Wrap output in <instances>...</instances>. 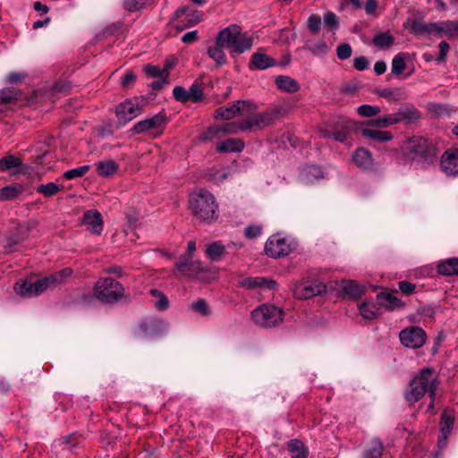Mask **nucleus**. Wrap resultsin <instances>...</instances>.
Returning a JSON list of instances; mask_svg holds the SVG:
<instances>
[{
    "mask_svg": "<svg viewBox=\"0 0 458 458\" xmlns=\"http://www.w3.org/2000/svg\"><path fill=\"white\" fill-rule=\"evenodd\" d=\"M401 153L406 161L422 165L433 164L437 156L434 144L422 136L408 138L401 146Z\"/></svg>",
    "mask_w": 458,
    "mask_h": 458,
    "instance_id": "f257e3e1",
    "label": "nucleus"
},
{
    "mask_svg": "<svg viewBox=\"0 0 458 458\" xmlns=\"http://www.w3.org/2000/svg\"><path fill=\"white\" fill-rule=\"evenodd\" d=\"M189 209L200 223L211 224L218 219V204L215 196L206 189H199L189 196Z\"/></svg>",
    "mask_w": 458,
    "mask_h": 458,
    "instance_id": "f03ea898",
    "label": "nucleus"
},
{
    "mask_svg": "<svg viewBox=\"0 0 458 458\" xmlns=\"http://www.w3.org/2000/svg\"><path fill=\"white\" fill-rule=\"evenodd\" d=\"M437 375L432 368L422 369L407 385L403 396L410 404L419 402L426 394L436 398Z\"/></svg>",
    "mask_w": 458,
    "mask_h": 458,
    "instance_id": "7ed1b4c3",
    "label": "nucleus"
},
{
    "mask_svg": "<svg viewBox=\"0 0 458 458\" xmlns=\"http://www.w3.org/2000/svg\"><path fill=\"white\" fill-rule=\"evenodd\" d=\"M216 40L229 50L232 57H235L250 50L254 38L248 32L242 33L240 26L231 24L217 33Z\"/></svg>",
    "mask_w": 458,
    "mask_h": 458,
    "instance_id": "20e7f679",
    "label": "nucleus"
},
{
    "mask_svg": "<svg viewBox=\"0 0 458 458\" xmlns=\"http://www.w3.org/2000/svg\"><path fill=\"white\" fill-rule=\"evenodd\" d=\"M72 275V269L65 267L48 276L38 279L35 282L23 281L16 283L15 292L23 297L38 296L48 289H54L64 283Z\"/></svg>",
    "mask_w": 458,
    "mask_h": 458,
    "instance_id": "39448f33",
    "label": "nucleus"
},
{
    "mask_svg": "<svg viewBox=\"0 0 458 458\" xmlns=\"http://www.w3.org/2000/svg\"><path fill=\"white\" fill-rule=\"evenodd\" d=\"M93 291L95 297L102 303H114L124 296V287L112 277L100 278Z\"/></svg>",
    "mask_w": 458,
    "mask_h": 458,
    "instance_id": "423d86ee",
    "label": "nucleus"
},
{
    "mask_svg": "<svg viewBox=\"0 0 458 458\" xmlns=\"http://www.w3.org/2000/svg\"><path fill=\"white\" fill-rule=\"evenodd\" d=\"M255 324L263 327H272L282 322L284 310L274 305L263 304L251 311Z\"/></svg>",
    "mask_w": 458,
    "mask_h": 458,
    "instance_id": "0eeeda50",
    "label": "nucleus"
},
{
    "mask_svg": "<svg viewBox=\"0 0 458 458\" xmlns=\"http://www.w3.org/2000/svg\"><path fill=\"white\" fill-rule=\"evenodd\" d=\"M257 110V106L250 100H237L232 105L219 107L215 112L216 119L231 120L235 116H246Z\"/></svg>",
    "mask_w": 458,
    "mask_h": 458,
    "instance_id": "6e6552de",
    "label": "nucleus"
},
{
    "mask_svg": "<svg viewBox=\"0 0 458 458\" xmlns=\"http://www.w3.org/2000/svg\"><path fill=\"white\" fill-rule=\"evenodd\" d=\"M281 114L282 108L279 106H275L259 114H255L254 111L251 114L246 115L247 118L243 120V129L251 131L253 128L262 129L267 127L278 119Z\"/></svg>",
    "mask_w": 458,
    "mask_h": 458,
    "instance_id": "1a4fd4ad",
    "label": "nucleus"
},
{
    "mask_svg": "<svg viewBox=\"0 0 458 458\" xmlns=\"http://www.w3.org/2000/svg\"><path fill=\"white\" fill-rule=\"evenodd\" d=\"M294 249L293 242L280 234L270 236L265 244L266 254L273 259L289 255Z\"/></svg>",
    "mask_w": 458,
    "mask_h": 458,
    "instance_id": "9d476101",
    "label": "nucleus"
},
{
    "mask_svg": "<svg viewBox=\"0 0 458 458\" xmlns=\"http://www.w3.org/2000/svg\"><path fill=\"white\" fill-rule=\"evenodd\" d=\"M399 338L403 346L418 349L425 344L427 334L421 327L411 326L401 330Z\"/></svg>",
    "mask_w": 458,
    "mask_h": 458,
    "instance_id": "9b49d317",
    "label": "nucleus"
},
{
    "mask_svg": "<svg viewBox=\"0 0 458 458\" xmlns=\"http://www.w3.org/2000/svg\"><path fill=\"white\" fill-rule=\"evenodd\" d=\"M207 272V268L200 261H193L191 259H184L177 262L174 266V274L180 275L189 278L202 279V275Z\"/></svg>",
    "mask_w": 458,
    "mask_h": 458,
    "instance_id": "f8f14e48",
    "label": "nucleus"
},
{
    "mask_svg": "<svg viewBox=\"0 0 458 458\" xmlns=\"http://www.w3.org/2000/svg\"><path fill=\"white\" fill-rule=\"evenodd\" d=\"M201 13L198 10L183 6L176 10L173 22L177 30H184L194 26L201 21Z\"/></svg>",
    "mask_w": 458,
    "mask_h": 458,
    "instance_id": "ddd939ff",
    "label": "nucleus"
},
{
    "mask_svg": "<svg viewBox=\"0 0 458 458\" xmlns=\"http://www.w3.org/2000/svg\"><path fill=\"white\" fill-rule=\"evenodd\" d=\"M441 171L448 177L458 176V148L445 150L440 158Z\"/></svg>",
    "mask_w": 458,
    "mask_h": 458,
    "instance_id": "4468645a",
    "label": "nucleus"
},
{
    "mask_svg": "<svg viewBox=\"0 0 458 458\" xmlns=\"http://www.w3.org/2000/svg\"><path fill=\"white\" fill-rule=\"evenodd\" d=\"M396 124L403 123L404 124H411L422 118L421 112L412 104L405 103L402 105L397 112L394 113Z\"/></svg>",
    "mask_w": 458,
    "mask_h": 458,
    "instance_id": "2eb2a0df",
    "label": "nucleus"
},
{
    "mask_svg": "<svg viewBox=\"0 0 458 458\" xmlns=\"http://www.w3.org/2000/svg\"><path fill=\"white\" fill-rule=\"evenodd\" d=\"M141 113V107L132 100H125L120 103L115 109V114L120 121L124 123L131 121Z\"/></svg>",
    "mask_w": 458,
    "mask_h": 458,
    "instance_id": "dca6fc26",
    "label": "nucleus"
},
{
    "mask_svg": "<svg viewBox=\"0 0 458 458\" xmlns=\"http://www.w3.org/2000/svg\"><path fill=\"white\" fill-rule=\"evenodd\" d=\"M235 248V249H241L242 247V243L239 242H231L227 248ZM226 254V246H225L222 242L216 241L211 243H209L206 250H205V255L206 257L210 259L213 262H217L221 260V259Z\"/></svg>",
    "mask_w": 458,
    "mask_h": 458,
    "instance_id": "f3484780",
    "label": "nucleus"
},
{
    "mask_svg": "<svg viewBox=\"0 0 458 458\" xmlns=\"http://www.w3.org/2000/svg\"><path fill=\"white\" fill-rule=\"evenodd\" d=\"M165 123V114L164 113H158L150 118L144 119L138 122L132 128L133 133L139 134L145 132L151 129H158L164 126Z\"/></svg>",
    "mask_w": 458,
    "mask_h": 458,
    "instance_id": "a211bd4d",
    "label": "nucleus"
},
{
    "mask_svg": "<svg viewBox=\"0 0 458 458\" xmlns=\"http://www.w3.org/2000/svg\"><path fill=\"white\" fill-rule=\"evenodd\" d=\"M83 225H85L91 233L100 235L103 231V217L99 211L97 209L87 210L83 214L82 219Z\"/></svg>",
    "mask_w": 458,
    "mask_h": 458,
    "instance_id": "6ab92c4d",
    "label": "nucleus"
},
{
    "mask_svg": "<svg viewBox=\"0 0 458 458\" xmlns=\"http://www.w3.org/2000/svg\"><path fill=\"white\" fill-rule=\"evenodd\" d=\"M165 329V324L157 318H149L141 322L138 335L142 337H152L161 334Z\"/></svg>",
    "mask_w": 458,
    "mask_h": 458,
    "instance_id": "aec40b11",
    "label": "nucleus"
},
{
    "mask_svg": "<svg viewBox=\"0 0 458 458\" xmlns=\"http://www.w3.org/2000/svg\"><path fill=\"white\" fill-rule=\"evenodd\" d=\"M326 288L322 283L298 284L294 288V295L299 299H310L322 293Z\"/></svg>",
    "mask_w": 458,
    "mask_h": 458,
    "instance_id": "412c9836",
    "label": "nucleus"
},
{
    "mask_svg": "<svg viewBox=\"0 0 458 458\" xmlns=\"http://www.w3.org/2000/svg\"><path fill=\"white\" fill-rule=\"evenodd\" d=\"M276 65V62L273 57L262 52H255L250 57L249 69L250 71L266 70Z\"/></svg>",
    "mask_w": 458,
    "mask_h": 458,
    "instance_id": "4be33fe9",
    "label": "nucleus"
},
{
    "mask_svg": "<svg viewBox=\"0 0 458 458\" xmlns=\"http://www.w3.org/2000/svg\"><path fill=\"white\" fill-rule=\"evenodd\" d=\"M377 302L379 306L384 307L388 311H393L396 309H403L404 307V302L390 292H381L377 293Z\"/></svg>",
    "mask_w": 458,
    "mask_h": 458,
    "instance_id": "5701e85b",
    "label": "nucleus"
},
{
    "mask_svg": "<svg viewBox=\"0 0 458 458\" xmlns=\"http://www.w3.org/2000/svg\"><path fill=\"white\" fill-rule=\"evenodd\" d=\"M21 92L14 88H5L0 90V113L16 105Z\"/></svg>",
    "mask_w": 458,
    "mask_h": 458,
    "instance_id": "b1692460",
    "label": "nucleus"
},
{
    "mask_svg": "<svg viewBox=\"0 0 458 458\" xmlns=\"http://www.w3.org/2000/svg\"><path fill=\"white\" fill-rule=\"evenodd\" d=\"M241 286L246 289L255 288H266L274 289L276 288V283L273 280H267L264 277H246L241 281Z\"/></svg>",
    "mask_w": 458,
    "mask_h": 458,
    "instance_id": "393cba45",
    "label": "nucleus"
},
{
    "mask_svg": "<svg viewBox=\"0 0 458 458\" xmlns=\"http://www.w3.org/2000/svg\"><path fill=\"white\" fill-rule=\"evenodd\" d=\"M241 286L246 289L255 288H266L274 289L276 288V283L273 280H267L264 277H246L241 281Z\"/></svg>",
    "mask_w": 458,
    "mask_h": 458,
    "instance_id": "a878e982",
    "label": "nucleus"
},
{
    "mask_svg": "<svg viewBox=\"0 0 458 458\" xmlns=\"http://www.w3.org/2000/svg\"><path fill=\"white\" fill-rule=\"evenodd\" d=\"M352 160L361 169L368 170L373 167L372 155L366 148H357L352 155Z\"/></svg>",
    "mask_w": 458,
    "mask_h": 458,
    "instance_id": "bb28decb",
    "label": "nucleus"
},
{
    "mask_svg": "<svg viewBox=\"0 0 458 458\" xmlns=\"http://www.w3.org/2000/svg\"><path fill=\"white\" fill-rule=\"evenodd\" d=\"M454 424V418L452 414L445 411L440 419V432L442 434V438L438 439L439 446H443L445 445L446 440L449 435L452 432Z\"/></svg>",
    "mask_w": 458,
    "mask_h": 458,
    "instance_id": "cd10ccee",
    "label": "nucleus"
},
{
    "mask_svg": "<svg viewBox=\"0 0 458 458\" xmlns=\"http://www.w3.org/2000/svg\"><path fill=\"white\" fill-rule=\"evenodd\" d=\"M360 133L367 140H371L379 143L386 142L393 139V134L390 131L373 128H363L361 129Z\"/></svg>",
    "mask_w": 458,
    "mask_h": 458,
    "instance_id": "c85d7f7f",
    "label": "nucleus"
},
{
    "mask_svg": "<svg viewBox=\"0 0 458 458\" xmlns=\"http://www.w3.org/2000/svg\"><path fill=\"white\" fill-rule=\"evenodd\" d=\"M275 83L278 89L287 93H296L300 90V83L286 75H279L276 78Z\"/></svg>",
    "mask_w": 458,
    "mask_h": 458,
    "instance_id": "c756f323",
    "label": "nucleus"
},
{
    "mask_svg": "<svg viewBox=\"0 0 458 458\" xmlns=\"http://www.w3.org/2000/svg\"><path fill=\"white\" fill-rule=\"evenodd\" d=\"M287 451L292 458H308L309 450L305 444L300 439H291L286 444Z\"/></svg>",
    "mask_w": 458,
    "mask_h": 458,
    "instance_id": "7c9ffc66",
    "label": "nucleus"
},
{
    "mask_svg": "<svg viewBox=\"0 0 458 458\" xmlns=\"http://www.w3.org/2000/svg\"><path fill=\"white\" fill-rule=\"evenodd\" d=\"M244 148V143L240 139H227L219 142L216 149L219 153L241 152Z\"/></svg>",
    "mask_w": 458,
    "mask_h": 458,
    "instance_id": "2f4dec72",
    "label": "nucleus"
},
{
    "mask_svg": "<svg viewBox=\"0 0 458 458\" xmlns=\"http://www.w3.org/2000/svg\"><path fill=\"white\" fill-rule=\"evenodd\" d=\"M225 47L216 43L209 46L207 49L208 55L216 63L217 66H223L227 64V57L224 51Z\"/></svg>",
    "mask_w": 458,
    "mask_h": 458,
    "instance_id": "473e14b6",
    "label": "nucleus"
},
{
    "mask_svg": "<svg viewBox=\"0 0 458 458\" xmlns=\"http://www.w3.org/2000/svg\"><path fill=\"white\" fill-rule=\"evenodd\" d=\"M437 272L445 276H458V258L440 261L437 265Z\"/></svg>",
    "mask_w": 458,
    "mask_h": 458,
    "instance_id": "72a5a7b5",
    "label": "nucleus"
},
{
    "mask_svg": "<svg viewBox=\"0 0 458 458\" xmlns=\"http://www.w3.org/2000/svg\"><path fill=\"white\" fill-rule=\"evenodd\" d=\"M323 177L324 173L321 167L316 165H306L301 171V180L307 184L313 183Z\"/></svg>",
    "mask_w": 458,
    "mask_h": 458,
    "instance_id": "f704fd0d",
    "label": "nucleus"
},
{
    "mask_svg": "<svg viewBox=\"0 0 458 458\" xmlns=\"http://www.w3.org/2000/svg\"><path fill=\"white\" fill-rule=\"evenodd\" d=\"M385 449L384 444L378 438H374L363 452L362 458H381Z\"/></svg>",
    "mask_w": 458,
    "mask_h": 458,
    "instance_id": "c9c22d12",
    "label": "nucleus"
},
{
    "mask_svg": "<svg viewBox=\"0 0 458 458\" xmlns=\"http://www.w3.org/2000/svg\"><path fill=\"white\" fill-rule=\"evenodd\" d=\"M380 98H386L389 102H400L405 98L404 91L401 88L380 89L377 90Z\"/></svg>",
    "mask_w": 458,
    "mask_h": 458,
    "instance_id": "e433bc0d",
    "label": "nucleus"
},
{
    "mask_svg": "<svg viewBox=\"0 0 458 458\" xmlns=\"http://www.w3.org/2000/svg\"><path fill=\"white\" fill-rule=\"evenodd\" d=\"M119 166L117 163L112 159L102 160L97 164V172L102 177H109L115 174Z\"/></svg>",
    "mask_w": 458,
    "mask_h": 458,
    "instance_id": "4c0bfd02",
    "label": "nucleus"
},
{
    "mask_svg": "<svg viewBox=\"0 0 458 458\" xmlns=\"http://www.w3.org/2000/svg\"><path fill=\"white\" fill-rule=\"evenodd\" d=\"M23 191V186L18 183L6 185L0 189V200H11L16 199Z\"/></svg>",
    "mask_w": 458,
    "mask_h": 458,
    "instance_id": "58836bf2",
    "label": "nucleus"
},
{
    "mask_svg": "<svg viewBox=\"0 0 458 458\" xmlns=\"http://www.w3.org/2000/svg\"><path fill=\"white\" fill-rule=\"evenodd\" d=\"M359 311L365 319H374L380 315L379 308L372 302H362L359 306Z\"/></svg>",
    "mask_w": 458,
    "mask_h": 458,
    "instance_id": "ea45409f",
    "label": "nucleus"
},
{
    "mask_svg": "<svg viewBox=\"0 0 458 458\" xmlns=\"http://www.w3.org/2000/svg\"><path fill=\"white\" fill-rule=\"evenodd\" d=\"M23 164L21 160L13 156L7 155L0 158V172H6L13 168H21Z\"/></svg>",
    "mask_w": 458,
    "mask_h": 458,
    "instance_id": "a19ab883",
    "label": "nucleus"
},
{
    "mask_svg": "<svg viewBox=\"0 0 458 458\" xmlns=\"http://www.w3.org/2000/svg\"><path fill=\"white\" fill-rule=\"evenodd\" d=\"M366 124L369 127L381 129L396 124V120L394 117V114H389L382 117L372 118L369 121H368Z\"/></svg>",
    "mask_w": 458,
    "mask_h": 458,
    "instance_id": "79ce46f5",
    "label": "nucleus"
},
{
    "mask_svg": "<svg viewBox=\"0 0 458 458\" xmlns=\"http://www.w3.org/2000/svg\"><path fill=\"white\" fill-rule=\"evenodd\" d=\"M372 42L378 47L388 48L394 45V38L389 31L379 32L373 37Z\"/></svg>",
    "mask_w": 458,
    "mask_h": 458,
    "instance_id": "37998d69",
    "label": "nucleus"
},
{
    "mask_svg": "<svg viewBox=\"0 0 458 458\" xmlns=\"http://www.w3.org/2000/svg\"><path fill=\"white\" fill-rule=\"evenodd\" d=\"M342 288L345 294L353 299H359L363 294V289L352 280L343 282Z\"/></svg>",
    "mask_w": 458,
    "mask_h": 458,
    "instance_id": "c03bdc74",
    "label": "nucleus"
},
{
    "mask_svg": "<svg viewBox=\"0 0 458 458\" xmlns=\"http://www.w3.org/2000/svg\"><path fill=\"white\" fill-rule=\"evenodd\" d=\"M143 71L150 78L168 79L169 77L167 69L160 68L157 65L147 64L144 66Z\"/></svg>",
    "mask_w": 458,
    "mask_h": 458,
    "instance_id": "a18cd8bd",
    "label": "nucleus"
},
{
    "mask_svg": "<svg viewBox=\"0 0 458 458\" xmlns=\"http://www.w3.org/2000/svg\"><path fill=\"white\" fill-rule=\"evenodd\" d=\"M243 120L241 122H233L228 123L226 124H224L222 126H219L221 129V135L225 134H236L239 131H247L248 129H243Z\"/></svg>",
    "mask_w": 458,
    "mask_h": 458,
    "instance_id": "49530a36",
    "label": "nucleus"
},
{
    "mask_svg": "<svg viewBox=\"0 0 458 458\" xmlns=\"http://www.w3.org/2000/svg\"><path fill=\"white\" fill-rule=\"evenodd\" d=\"M351 129L350 122H344L339 130H335L332 133H327L326 137H333L336 141L344 142L347 139V134Z\"/></svg>",
    "mask_w": 458,
    "mask_h": 458,
    "instance_id": "de8ad7c7",
    "label": "nucleus"
},
{
    "mask_svg": "<svg viewBox=\"0 0 458 458\" xmlns=\"http://www.w3.org/2000/svg\"><path fill=\"white\" fill-rule=\"evenodd\" d=\"M405 55L403 53H400L396 55L391 64V72L394 75H400L406 68V64L404 60Z\"/></svg>",
    "mask_w": 458,
    "mask_h": 458,
    "instance_id": "09e8293b",
    "label": "nucleus"
},
{
    "mask_svg": "<svg viewBox=\"0 0 458 458\" xmlns=\"http://www.w3.org/2000/svg\"><path fill=\"white\" fill-rule=\"evenodd\" d=\"M62 187L55 184V182H48L47 184H41L37 188V192L42 194L47 198H50L55 195Z\"/></svg>",
    "mask_w": 458,
    "mask_h": 458,
    "instance_id": "8fccbe9b",
    "label": "nucleus"
},
{
    "mask_svg": "<svg viewBox=\"0 0 458 458\" xmlns=\"http://www.w3.org/2000/svg\"><path fill=\"white\" fill-rule=\"evenodd\" d=\"M220 137H222V135L219 126H211L199 136V140L207 142Z\"/></svg>",
    "mask_w": 458,
    "mask_h": 458,
    "instance_id": "3c124183",
    "label": "nucleus"
},
{
    "mask_svg": "<svg viewBox=\"0 0 458 458\" xmlns=\"http://www.w3.org/2000/svg\"><path fill=\"white\" fill-rule=\"evenodd\" d=\"M203 88L199 83H193L188 89L189 100L198 103L203 98Z\"/></svg>",
    "mask_w": 458,
    "mask_h": 458,
    "instance_id": "603ef678",
    "label": "nucleus"
},
{
    "mask_svg": "<svg viewBox=\"0 0 458 458\" xmlns=\"http://www.w3.org/2000/svg\"><path fill=\"white\" fill-rule=\"evenodd\" d=\"M357 112L362 117L372 118L377 115L381 109L377 106L361 105L358 107Z\"/></svg>",
    "mask_w": 458,
    "mask_h": 458,
    "instance_id": "864d4df0",
    "label": "nucleus"
},
{
    "mask_svg": "<svg viewBox=\"0 0 458 458\" xmlns=\"http://www.w3.org/2000/svg\"><path fill=\"white\" fill-rule=\"evenodd\" d=\"M191 308L195 312L201 316L208 317L211 314L208 302L204 299H198L195 302L191 304Z\"/></svg>",
    "mask_w": 458,
    "mask_h": 458,
    "instance_id": "5fc2aeb1",
    "label": "nucleus"
},
{
    "mask_svg": "<svg viewBox=\"0 0 458 458\" xmlns=\"http://www.w3.org/2000/svg\"><path fill=\"white\" fill-rule=\"evenodd\" d=\"M307 27L312 35H318L321 28V18L318 14H311L307 20Z\"/></svg>",
    "mask_w": 458,
    "mask_h": 458,
    "instance_id": "6e6d98bb",
    "label": "nucleus"
},
{
    "mask_svg": "<svg viewBox=\"0 0 458 458\" xmlns=\"http://www.w3.org/2000/svg\"><path fill=\"white\" fill-rule=\"evenodd\" d=\"M89 165H86L68 170L64 174V177L66 180H72L78 177H82L89 171Z\"/></svg>",
    "mask_w": 458,
    "mask_h": 458,
    "instance_id": "4d7b16f0",
    "label": "nucleus"
},
{
    "mask_svg": "<svg viewBox=\"0 0 458 458\" xmlns=\"http://www.w3.org/2000/svg\"><path fill=\"white\" fill-rule=\"evenodd\" d=\"M444 34L449 38L458 37V21H445Z\"/></svg>",
    "mask_w": 458,
    "mask_h": 458,
    "instance_id": "13d9d810",
    "label": "nucleus"
},
{
    "mask_svg": "<svg viewBox=\"0 0 458 458\" xmlns=\"http://www.w3.org/2000/svg\"><path fill=\"white\" fill-rule=\"evenodd\" d=\"M410 30L415 36H423L427 34V23H423L419 20H412L411 21Z\"/></svg>",
    "mask_w": 458,
    "mask_h": 458,
    "instance_id": "bf43d9fd",
    "label": "nucleus"
},
{
    "mask_svg": "<svg viewBox=\"0 0 458 458\" xmlns=\"http://www.w3.org/2000/svg\"><path fill=\"white\" fill-rule=\"evenodd\" d=\"M352 49L350 44L342 43L336 48L337 57L341 60H346L351 57Z\"/></svg>",
    "mask_w": 458,
    "mask_h": 458,
    "instance_id": "052dcab7",
    "label": "nucleus"
},
{
    "mask_svg": "<svg viewBox=\"0 0 458 458\" xmlns=\"http://www.w3.org/2000/svg\"><path fill=\"white\" fill-rule=\"evenodd\" d=\"M173 96L176 101L181 103H186L190 101L188 97V90L181 86H176L174 88Z\"/></svg>",
    "mask_w": 458,
    "mask_h": 458,
    "instance_id": "680f3d73",
    "label": "nucleus"
},
{
    "mask_svg": "<svg viewBox=\"0 0 458 458\" xmlns=\"http://www.w3.org/2000/svg\"><path fill=\"white\" fill-rule=\"evenodd\" d=\"M262 233V226L260 225H250L244 230V235L248 239H255Z\"/></svg>",
    "mask_w": 458,
    "mask_h": 458,
    "instance_id": "e2e57ef3",
    "label": "nucleus"
},
{
    "mask_svg": "<svg viewBox=\"0 0 458 458\" xmlns=\"http://www.w3.org/2000/svg\"><path fill=\"white\" fill-rule=\"evenodd\" d=\"M148 0H125L123 6L129 12H136L142 8Z\"/></svg>",
    "mask_w": 458,
    "mask_h": 458,
    "instance_id": "0e129e2a",
    "label": "nucleus"
},
{
    "mask_svg": "<svg viewBox=\"0 0 458 458\" xmlns=\"http://www.w3.org/2000/svg\"><path fill=\"white\" fill-rule=\"evenodd\" d=\"M150 293L154 296L159 295L160 299L156 302V307L159 310H165L169 307V301L168 299L164 295L159 293V292L157 289L150 290Z\"/></svg>",
    "mask_w": 458,
    "mask_h": 458,
    "instance_id": "69168bd1",
    "label": "nucleus"
},
{
    "mask_svg": "<svg viewBox=\"0 0 458 458\" xmlns=\"http://www.w3.org/2000/svg\"><path fill=\"white\" fill-rule=\"evenodd\" d=\"M399 290L405 295H411L414 293L416 285L409 281L403 280L398 283Z\"/></svg>",
    "mask_w": 458,
    "mask_h": 458,
    "instance_id": "338daca9",
    "label": "nucleus"
},
{
    "mask_svg": "<svg viewBox=\"0 0 458 458\" xmlns=\"http://www.w3.org/2000/svg\"><path fill=\"white\" fill-rule=\"evenodd\" d=\"M440 33H444V21L427 23V34L430 35Z\"/></svg>",
    "mask_w": 458,
    "mask_h": 458,
    "instance_id": "774afa93",
    "label": "nucleus"
}]
</instances>
